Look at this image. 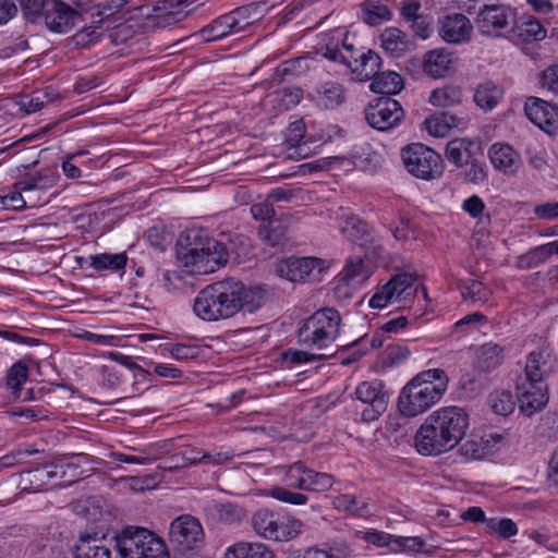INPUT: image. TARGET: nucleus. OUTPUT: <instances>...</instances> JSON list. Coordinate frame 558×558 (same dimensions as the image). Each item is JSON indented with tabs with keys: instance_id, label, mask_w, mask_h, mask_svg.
I'll return each mask as SVG.
<instances>
[{
	"instance_id": "20",
	"label": "nucleus",
	"mask_w": 558,
	"mask_h": 558,
	"mask_svg": "<svg viewBox=\"0 0 558 558\" xmlns=\"http://www.w3.org/2000/svg\"><path fill=\"white\" fill-rule=\"evenodd\" d=\"M343 63L352 70L361 82L373 80L381 69V58L373 50L354 58L353 62L349 58H343Z\"/></svg>"
},
{
	"instance_id": "7",
	"label": "nucleus",
	"mask_w": 558,
	"mask_h": 558,
	"mask_svg": "<svg viewBox=\"0 0 558 558\" xmlns=\"http://www.w3.org/2000/svg\"><path fill=\"white\" fill-rule=\"evenodd\" d=\"M417 276L414 272H399L388 282L378 288L368 301L372 308H385L389 304H398L399 307L410 306L417 293L415 286Z\"/></svg>"
},
{
	"instance_id": "49",
	"label": "nucleus",
	"mask_w": 558,
	"mask_h": 558,
	"mask_svg": "<svg viewBox=\"0 0 558 558\" xmlns=\"http://www.w3.org/2000/svg\"><path fill=\"white\" fill-rule=\"evenodd\" d=\"M53 101L50 93L37 90L21 99L20 105L27 113L36 112L44 108L45 105Z\"/></svg>"
},
{
	"instance_id": "45",
	"label": "nucleus",
	"mask_w": 558,
	"mask_h": 558,
	"mask_svg": "<svg viewBox=\"0 0 558 558\" xmlns=\"http://www.w3.org/2000/svg\"><path fill=\"white\" fill-rule=\"evenodd\" d=\"M351 548L347 542L335 543L328 550L311 548L305 551L303 558H349Z\"/></svg>"
},
{
	"instance_id": "56",
	"label": "nucleus",
	"mask_w": 558,
	"mask_h": 558,
	"mask_svg": "<svg viewBox=\"0 0 558 558\" xmlns=\"http://www.w3.org/2000/svg\"><path fill=\"white\" fill-rule=\"evenodd\" d=\"M22 192L20 189H16V191H11L5 195H0V205L4 209L10 210H23L26 208V202L22 195Z\"/></svg>"
},
{
	"instance_id": "57",
	"label": "nucleus",
	"mask_w": 558,
	"mask_h": 558,
	"mask_svg": "<svg viewBox=\"0 0 558 558\" xmlns=\"http://www.w3.org/2000/svg\"><path fill=\"white\" fill-rule=\"evenodd\" d=\"M460 452L466 459L481 460L485 456L483 447L478 444L477 434H472L471 437L460 447Z\"/></svg>"
},
{
	"instance_id": "43",
	"label": "nucleus",
	"mask_w": 558,
	"mask_h": 558,
	"mask_svg": "<svg viewBox=\"0 0 558 558\" xmlns=\"http://www.w3.org/2000/svg\"><path fill=\"white\" fill-rule=\"evenodd\" d=\"M492 410L498 415H509L515 409V401L510 391L497 390L488 398Z\"/></svg>"
},
{
	"instance_id": "5",
	"label": "nucleus",
	"mask_w": 558,
	"mask_h": 558,
	"mask_svg": "<svg viewBox=\"0 0 558 558\" xmlns=\"http://www.w3.org/2000/svg\"><path fill=\"white\" fill-rule=\"evenodd\" d=\"M113 541L121 558H169L162 538L145 527L128 525L114 534Z\"/></svg>"
},
{
	"instance_id": "1",
	"label": "nucleus",
	"mask_w": 558,
	"mask_h": 558,
	"mask_svg": "<svg viewBox=\"0 0 558 558\" xmlns=\"http://www.w3.org/2000/svg\"><path fill=\"white\" fill-rule=\"evenodd\" d=\"M264 301L257 287H245L234 279L214 282L202 289L194 300L193 310L205 322H217L234 316L240 311L253 313Z\"/></svg>"
},
{
	"instance_id": "3",
	"label": "nucleus",
	"mask_w": 558,
	"mask_h": 558,
	"mask_svg": "<svg viewBox=\"0 0 558 558\" xmlns=\"http://www.w3.org/2000/svg\"><path fill=\"white\" fill-rule=\"evenodd\" d=\"M448 377L442 369H427L417 374L401 390L398 409L402 415L414 417L436 404L448 387Z\"/></svg>"
},
{
	"instance_id": "51",
	"label": "nucleus",
	"mask_w": 558,
	"mask_h": 558,
	"mask_svg": "<svg viewBox=\"0 0 558 558\" xmlns=\"http://www.w3.org/2000/svg\"><path fill=\"white\" fill-rule=\"evenodd\" d=\"M343 275L349 281L362 282L368 278L369 271L365 268L364 260L356 257L347 260Z\"/></svg>"
},
{
	"instance_id": "44",
	"label": "nucleus",
	"mask_w": 558,
	"mask_h": 558,
	"mask_svg": "<svg viewBox=\"0 0 558 558\" xmlns=\"http://www.w3.org/2000/svg\"><path fill=\"white\" fill-rule=\"evenodd\" d=\"M335 483L333 476L328 473L316 472L307 469L304 489L308 492L323 493L332 487Z\"/></svg>"
},
{
	"instance_id": "35",
	"label": "nucleus",
	"mask_w": 558,
	"mask_h": 558,
	"mask_svg": "<svg viewBox=\"0 0 558 558\" xmlns=\"http://www.w3.org/2000/svg\"><path fill=\"white\" fill-rule=\"evenodd\" d=\"M472 146L473 143L466 138L452 140L447 144L446 157L457 167L469 165L472 159Z\"/></svg>"
},
{
	"instance_id": "16",
	"label": "nucleus",
	"mask_w": 558,
	"mask_h": 558,
	"mask_svg": "<svg viewBox=\"0 0 558 558\" xmlns=\"http://www.w3.org/2000/svg\"><path fill=\"white\" fill-rule=\"evenodd\" d=\"M557 357L549 348H539L526 357L524 376L520 380L545 383V378L554 371Z\"/></svg>"
},
{
	"instance_id": "23",
	"label": "nucleus",
	"mask_w": 558,
	"mask_h": 558,
	"mask_svg": "<svg viewBox=\"0 0 558 558\" xmlns=\"http://www.w3.org/2000/svg\"><path fill=\"white\" fill-rule=\"evenodd\" d=\"M248 23H241L235 13H229L218 17L213 24L202 29L206 40H216L230 34L240 33Z\"/></svg>"
},
{
	"instance_id": "39",
	"label": "nucleus",
	"mask_w": 558,
	"mask_h": 558,
	"mask_svg": "<svg viewBox=\"0 0 558 558\" xmlns=\"http://www.w3.org/2000/svg\"><path fill=\"white\" fill-rule=\"evenodd\" d=\"M363 20L371 26H376L391 19L389 8L379 1H367L362 7Z\"/></svg>"
},
{
	"instance_id": "14",
	"label": "nucleus",
	"mask_w": 558,
	"mask_h": 558,
	"mask_svg": "<svg viewBox=\"0 0 558 558\" xmlns=\"http://www.w3.org/2000/svg\"><path fill=\"white\" fill-rule=\"evenodd\" d=\"M529 120L549 135L558 133V106L538 98L529 97L524 104Z\"/></svg>"
},
{
	"instance_id": "24",
	"label": "nucleus",
	"mask_w": 558,
	"mask_h": 558,
	"mask_svg": "<svg viewBox=\"0 0 558 558\" xmlns=\"http://www.w3.org/2000/svg\"><path fill=\"white\" fill-rule=\"evenodd\" d=\"M380 46L392 58H400L412 49L408 35L397 27H388L380 34Z\"/></svg>"
},
{
	"instance_id": "52",
	"label": "nucleus",
	"mask_w": 558,
	"mask_h": 558,
	"mask_svg": "<svg viewBox=\"0 0 558 558\" xmlns=\"http://www.w3.org/2000/svg\"><path fill=\"white\" fill-rule=\"evenodd\" d=\"M269 495L279 501L296 506L305 505L308 500L306 495L302 493L290 492L288 488L280 486L272 487L269 492Z\"/></svg>"
},
{
	"instance_id": "4",
	"label": "nucleus",
	"mask_w": 558,
	"mask_h": 558,
	"mask_svg": "<svg viewBox=\"0 0 558 558\" xmlns=\"http://www.w3.org/2000/svg\"><path fill=\"white\" fill-rule=\"evenodd\" d=\"M178 245V258L197 274L214 272L226 265L229 258L223 243L204 238L199 230L186 231L180 236Z\"/></svg>"
},
{
	"instance_id": "37",
	"label": "nucleus",
	"mask_w": 558,
	"mask_h": 558,
	"mask_svg": "<svg viewBox=\"0 0 558 558\" xmlns=\"http://www.w3.org/2000/svg\"><path fill=\"white\" fill-rule=\"evenodd\" d=\"M287 227L280 221L272 220L264 223L258 229V235L262 241L270 246H278L288 241Z\"/></svg>"
},
{
	"instance_id": "62",
	"label": "nucleus",
	"mask_w": 558,
	"mask_h": 558,
	"mask_svg": "<svg viewBox=\"0 0 558 558\" xmlns=\"http://www.w3.org/2000/svg\"><path fill=\"white\" fill-rule=\"evenodd\" d=\"M486 320L487 318L483 314L474 312L465 315L463 318L458 320L453 325V329L454 331L466 332L470 328L474 327L477 324L485 323Z\"/></svg>"
},
{
	"instance_id": "33",
	"label": "nucleus",
	"mask_w": 558,
	"mask_h": 558,
	"mask_svg": "<svg viewBox=\"0 0 558 558\" xmlns=\"http://www.w3.org/2000/svg\"><path fill=\"white\" fill-rule=\"evenodd\" d=\"M336 220L341 233L351 241L361 240L367 233L365 222L355 216L344 213L342 209H339V213H337Z\"/></svg>"
},
{
	"instance_id": "63",
	"label": "nucleus",
	"mask_w": 558,
	"mask_h": 558,
	"mask_svg": "<svg viewBox=\"0 0 558 558\" xmlns=\"http://www.w3.org/2000/svg\"><path fill=\"white\" fill-rule=\"evenodd\" d=\"M534 215L538 219L553 220L558 218V202H547L538 204L533 208Z\"/></svg>"
},
{
	"instance_id": "38",
	"label": "nucleus",
	"mask_w": 558,
	"mask_h": 558,
	"mask_svg": "<svg viewBox=\"0 0 558 558\" xmlns=\"http://www.w3.org/2000/svg\"><path fill=\"white\" fill-rule=\"evenodd\" d=\"M462 100V90L458 86L447 85L436 88L429 96V102L437 107H452Z\"/></svg>"
},
{
	"instance_id": "42",
	"label": "nucleus",
	"mask_w": 558,
	"mask_h": 558,
	"mask_svg": "<svg viewBox=\"0 0 558 558\" xmlns=\"http://www.w3.org/2000/svg\"><path fill=\"white\" fill-rule=\"evenodd\" d=\"M461 295L473 303H485L490 296V290L476 280H465L460 284Z\"/></svg>"
},
{
	"instance_id": "25",
	"label": "nucleus",
	"mask_w": 558,
	"mask_h": 558,
	"mask_svg": "<svg viewBox=\"0 0 558 558\" xmlns=\"http://www.w3.org/2000/svg\"><path fill=\"white\" fill-rule=\"evenodd\" d=\"M65 471L63 464H46L27 472L31 484L36 489H40L46 485L60 486Z\"/></svg>"
},
{
	"instance_id": "47",
	"label": "nucleus",
	"mask_w": 558,
	"mask_h": 558,
	"mask_svg": "<svg viewBox=\"0 0 558 558\" xmlns=\"http://www.w3.org/2000/svg\"><path fill=\"white\" fill-rule=\"evenodd\" d=\"M307 469L308 468L301 461L294 462L293 464L289 465L283 477L286 485L291 488L303 490Z\"/></svg>"
},
{
	"instance_id": "55",
	"label": "nucleus",
	"mask_w": 558,
	"mask_h": 558,
	"mask_svg": "<svg viewBox=\"0 0 558 558\" xmlns=\"http://www.w3.org/2000/svg\"><path fill=\"white\" fill-rule=\"evenodd\" d=\"M329 356H332V353H308L306 351H288L283 354L286 361H289L293 364L307 363L315 360H326Z\"/></svg>"
},
{
	"instance_id": "53",
	"label": "nucleus",
	"mask_w": 558,
	"mask_h": 558,
	"mask_svg": "<svg viewBox=\"0 0 558 558\" xmlns=\"http://www.w3.org/2000/svg\"><path fill=\"white\" fill-rule=\"evenodd\" d=\"M550 257V253L548 250V245L543 244L533 250H531L525 255L521 256L519 259V265L521 267H533L541 263H544Z\"/></svg>"
},
{
	"instance_id": "18",
	"label": "nucleus",
	"mask_w": 558,
	"mask_h": 558,
	"mask_svg": "<svg viewBox=\"0 0 558 558\" xmlns=\"http://www.w3.org/2000/svg\"><path fill=\"white\" fill-rule=\"evenodd\" d=\"M48 11L44 21L52 32L66 33L81 20L78 11L59 0H56V7L48 9Z\"/></svg>"
},
{
	"instance_id": "15",
	"label": "nucleus",
	"mask_w": 558,
	"mask_h": 558,
	"mask_svg": "<svg viewBox=\"0 0 558 558\" xmlns=\"http://www.w3.org/2000/svg\"><path fill=\"white\" fill-rule=\"evenodd\" d=\"M513 20L510 8L502 4L485 5L477 15L478 31L488 36H500L501 32L509 27Z\"/></svg>"
},
{
	"instance_id": "34",
	"label": "nucleus",
	"mask_w": 558,
	"mask_h": 558,
	"mask_svg": "<svg viewBox=\"0 0 558 558\" xmlns=\"http://www.w3.org/2000/svg\"><path fill=\"white\" fill-rule=\"evenodd\" d=\"M502 89L493 82H485L477 86L474 94L475 104L484 109H494L502 98Z\"/></svg>"
},
{
	"instance_id": "22",
	"label": "nucleus",
	"mask_w": 558,
	"mask_h": 558,
	"mask_svg": "<svg viewBox=\"0 0 558 558\" xmlns=\"http://www.w3.org/2000/svg\"><path fill=\"white\" fill-rule=\"evenodd\" d=\"M453 59L445 49H435L426 52L423 58L422 69L433 78L445 77L452 71Z\"/></svg>"
},
{
	"instance_id": "6",
	"label": "nucleus",
	"mask_w": 558,
	"mask_h": 558,
	"mask_svg": "<svg viewBox=\"0 0 558 558\" xmlns=\"http://www.w3.org/2000/svg\"><path fill=\"white\" fill-rule=\"evenodd\" d=\"M341 316L333 307L316 311L299 328V342L313 350H328L339 336Z\"/></svg>"
},
{
	"instance_id": "59",
	"label": "nucleus",
	"mask_w": 558,
	"mask_h": 558,
	"mask_svg": "<svg viewBox=\"0 0 558 558\" xmlns=\"http://www.w3.org/2000/svg\"><path fill=\"white\" fill-rule=\"evenodd\" d=\"M305 134V124L302 120L292 122L286 132V142L290 147H299Z\"/></svg>"
},
{
	"instance_id": "11",
	"label": "nucleus",
	"mask_w": 558,
	"mask_h": 558,
	"mask_svg": "<svg viewBox=\"0 0 558 558\" xmlns=\"http://www.w3.org/2000/svg\"><path fill=\"white\" fill-rule=\"evenodd\" d=\"M355 395L362 403L361 415L365 422L377 420L387 409L388 395L384 390V384L379 380L360 384Z\"/></svg>"
},
{
	"instance_id": "21",
	"label": "nucleus",
	"mask_w": 558,
	"mask_h": 558,
	"mask_svg": "<svg viewBox=\"0 0 558 558\" xmlns=\"http://www.w3.org/2000/svg\"><path fill=\"white\" fill-rule=\"evenodd\" d=\"M511 36L522 43L537 41L546 37V29L536 17L524 14L514 20Z\"/></svg>"
},
{
	"instance_id": "32",
	"label": "nucleus",
	"mask_w": 558,
	"mask_h": 558,
	"mask_svg": "<svg viewBox=\"0 0 558 558\" xmlns=\"http://www.w3.org/2000/svg\"><path fill=\"white\" fill-rule=\"evenodd\" d=\"M226 558H274V554L263 543L239 542L227 549Z\"/></svg>"
},
{
	"instance_id": "2",
	"label": "nucleus",
	"mask_w": 558,
	"mask_h": 558,
	"mask_svg": "<svg viewBox=\"0 0 558 558\" xmlns=\"http://www.w3.org/2000/svg\"><path fill=\"white\" fill-rule=\"evenodd\" d=\"M469 427V414L459 407L433 412L415 434V447L425 456H436L454 448Z\"/></svg>"
},
{
	"instance_id": "19",
	"label": "nucleus",
	"mask_w": 558,
	"mask_h": 558,
	"mask_svg": "<svg viewBox=\"0 0 558 558\" xmlns=\"http://www.w3.org/2000/svg\"><path fill=\"white\" fill-rule=\"evenodd\" d=\"M488 156L493 166L505 174H515L522 163L520 155L505 143L492 145Z\"/></svg>"
},
{
	"instance_id": "8",
	"label": "nucleus",
	"mask_w": 558,
	"mask_h": 558,
	"mask_svg": "<svg viewBox=\"0 0 558 558\" xmlns=\"http://www.w3.org/2000/svg\"><path fill=\"white\" fill-rule=\"evenodd\" d=\"M403 165L409 173L422 180H434L442 174L441 156L421 143H413L401 150Z\"/></svg>"
},
{
	"instance_id": "60",
	"label": "nucleus",
	"mask_w": 558,
	"mask_h": 558,
	"mask_svg": "<svg viewBox=\"0 0 558 558\" xmlns=\"http://www.w3.org/2000/svg\"><path fill=\"white\" fill-rule=\"evenodd\" d=\"M251 213L256 220L272 221L275 209L272 204L266 198L264 202L252 205Z\"/></svg>"
},
{
	"instance_id": "64",
	"label": "nucleus",
	"mask_w": 558,
	"mask_h": 558,
	"mask_svg": "<svg viewBox=\"0 0 558 558\" xmlns=\"http://www.w3.org/2000/svg\"><path fill=\"white\" fill-rule=\"evenodd\" d=\"M430 24L432 20L423 14H421L420 16L410 22V26L413 29V32L423 39L429 37L432 33Z\"/></svg>"
},
{
	"instance_id": "9",
	"label": "nucleus",
	"mask_w": 558,
	"mask_h": 558,
	"mask_svg": "<svg viewBox=\"0 0 558 558\" xmlns=\"http://www.w3.org/2000/svg\"><path fill=\"white\" fill-rule=\"evenodd\" d=\"M168 536L174 548L185 553L199 548L204 543L205 534L197 518L181 514L170 523Z\"/></svg>"
},
{
	"instance_id": "46",
	"label": "nucleus",
	"mask_w": 558,
	"mask_h": 558,
	"mask_svg": "<svg viewBox=\"0 0 558 558\" xmlns=\"http://www.w3.org/2000/svg\"><path fill=\"white\" fill-rule=\"evenodd\" d=\"M27 366L22 362L13 364L8 372L7 386L15 398H21V386L27 379Z\"/></svg>"
},
{
	"instance_id": "17",
	"label": "nucleus",
	"mask_w": 558,
	"mask_h": 558,
	"mask_svg": "<svg viewBox=\"0 0 558 558\" xmlns=\"http://www.w3.org/2000/svg\"><path fill=\"white\" fill-rule=\"evenodd\" d=\"M472 29V24L464 14L454 13L444 17L439 35L447 43L461 44L471 38Z\"/></svg>"
},
{
	"instance_id": "58",
	"label": "nucleus",
	"mask_w": 558,
	"mask_h": 558,
	"mask_svg": "<svg viewBox=\"0 0 558 558\" xmlns=\"http://www.w3.org/2000/svg\"><path fill=\"white\" fill-rule=\"evenodd\" d=\"M308 70L307 59L304 57L290 59L281 64L279 71L283 75H301Z\"/></svg>"
},
{
	"instance_id": "54",
	"label": "nucleus",
	"mask_w": 558,
	"mask_h": 558,
	"mask_svg": "<svg viewBox=\"0 0 558 558\" xmlns=\"http://www.w3.org/2000/svg\"><path fill=\"white\" fill-rule=\"evenodd\" d=\"M302 89L298 87H287L276 93L280 108L289 110L296 106L302 99Z\"/></svg>"
},
{
	"instance_id": "28",
	"label": "nucleus",
	"mask_w": 558,
	"mask_h": 558,
	"mask_svg": "<svg viewBox=\"0 0 558 558\" xmlns=\"http://www.w3.org/2000/svg\"><path fill=\"white\" fill-rule=\"evenodd\" d=\"M504 357L502 347L487 342L477 349L475 366L481 372L489 373L502 364Z\"/></svg>"
},
{
	"instance_id": "27",
	"label": "nucleus",
	"mask_w": 558,
	"mask_h": 558,
	"mask_svg": "<svg viewBox=\"0 0 558 558\" xmlns=\"http://www.w3.org/2000/svg\"><path fill=\"white\" fill-rule=\"evenodd\" d=\"M332 506L336 510L354 517H367L371 514L368 498L362 495H338L333 498Z\"/></svg>"
},
{
	"instance_id": "10",
	"label": "nucleus",
	"mask_w": 558,
	"mask_h": 558,
	"mask_svg": "<svg viewBox=\"0 0 558 558\" xmlns=\"http://www.w3.org/2000/svg\"><path fill=\"white\" fill-rule=\"evenodd\" d=\"M365 117L372 128L378 131H388L402 121L404 112L399 101L384 96L369 104Z\"/></svg>"
},
{
	"instance_id": "41",
	"label": "nucleus",
	"mask_w": 558,
	"mask_h": 558,
	"mask_svg": "<svg viewBox=\"0 0 558 558\" xmlns=\"http://www.w3.org/2000/svg\"><path fill=\"white\" fill-rule=\"evenodd\" d=\"M21 9L26 19L31 22H37L44 19L48 9L56 7V0H20Z\"/></svg>"
},
{
	"instance_id": "61",
	"label": "nucleus",
	"mask_w": 558,
	"mask_h": 558,
	"mask_svg": "<svg viewBox=\"0 0 558 558\" xmlns=\"http://www.w3.org/2000/svg\"><path fill=\"white\" fill-rule=\"evenodd\" d=\"M542 86L558 97V65L544 70L541 80Z\"/></svg>"
},
{
	"instance_id": "48",
	"label": "nucleus",
	"mask_w": 558,
	"mask_h": 558,
	"mask_svg": "<svg viewBox=\"0 0 558 558\" xmlns=\"http://www.w3.org/2000/svg\"><path fill=\"white\" fill-rule=\"evenodd\" d=\"M486 526L490 533H495L502 538H510L518 533L517 524L508 518H492L486 521Z\"/></svg>"
},
{
	"instance_id": "26",
	"label": "nucleus",
	"mask_w": 558,
	"mask_h": 558,
	"mask_svg": "<svg viewBox=\"0 0 558 558\" xmlns=\"http://www.w3.org/2000/svg\"><path fill=\"white\" fill-rule=\"evenodd\" d=\"M303 527L304 523L300 519L288 513L277 512L271 541L289 542L298 537Z\"/></svg>"
},
{
	"instance_id": "13",
	"label": "nucleus",
	"mask_w": 558,
	"mask_h": 558,
	"mask_svg": "<svg viewBox=\"0 0 558 558\" xmlns=\"http://www.w3.org/2000/svg\"><path fill=\"white\" fill-rule=\"evenodd\" d=\"M325 269V260L316 257H289L278 263L276 271L292 282H303L311 279L315 272Z\"/></svg>"
},
{
	"instance_id": "31",
	"label": "nucleus",
	"mask_w": 558,
	"mask_h": 558,
	"mask_svg": "<svg viewBox=\"0 0 558 558\" xmlns=\"http://www.w3.org/2000/svg\"><path fill=\"white\" fill-rule=\"evenodd\" d=\"M369 87L374 93L389 96L398 94L403 88V81L401 75L395 71H380L372 80Z\"/></svg>"
},
{
	"instance_id": "30",
	"label": "nucleus",
	"mask_w": 558,
	"mask_h": 558,
	"mask_svg": "<svg viewBox=\"0 0 558 558\" xmlns=\"http://www.w3.org/2000/svg\"><path fill=\"white\" fill-rule=\"evenodd\" d=\"M315 98L320 106L333 109L344 101V88L338 82H325L315 88Z\"/></svg>"
},
{
	"instance_id": "36",
	"label": "nucleus",
	"mask_w": 558,
	"mask_h": 558,
	"mask_svg": "<svg viewBox=\"0 0 558 558\" xmlns=\"http://www.w3.org/2000/svg\"><path fill=\"white\" fill-rule=\"evenodd\" d=\"M277 512L269 509H260L256 511L251 519L254 532L266 539L272 537Z\"/></svg>"
},
{
	"instance_id": "12",
	"label": "nucleus",
	"mask_w": 558,
	"mask_h": 558,
	"mask_svg": "<svg viewBox=\"0 0 558 558\" xmlns=\"http://www.w3.org/2000/svg\"><path fill=\"white\" fill-rule=\"evenodd\" d=\"M515 390L519 410L526 417L541 412L548 403L549 395L546 383L518 379Z\"/></svg>"
},
{
	"instance_id": "50",
	"label": "nucleus",
	"mask_w": 558,
	"mask_h": 558,
	"mask_svg": "<svg viewBox=\"0 0 558 558\" xmlns=\"http://www.w3.org/2000/svg\"><path fill=\"white\" fill-rule=\"evenodd\" d=\"M214 511L217 519L225 524L240 522L243 517V510L230 502L215 505Z\"/></svg>"
},
{
	"instance_id": "29",
	"label": "nucleus",
	"mask_w": 558,
	"mask_h": 558,
	"mask_svg": "<svg viewBox=\"0 0 558 558\" xmlns=\"http://www.w3.org/2000/svg\"><path fill=\"white\" fill-rule=\"evenodd\" d=\"M59 174L54 168H45L37 173L15 183V189L21 191H47L57 185Z\"/></svg>"
},
{
	"instance_id": "40",
	"label": "nucleus",
	"mask_w": 558,
	"mask_h": 558,
	"mask_svg": "<svg viewBox=\"0 0 558 558\" xmlns=\"http://www.w3.org/2000/svg\"><path fill=\"white\" fill-rule=\"evenodd\" d=\"M128 257L125 253L98 254L90 257V266L96 270H120L125 267Z\"/></svg>"
}]
</instances>
